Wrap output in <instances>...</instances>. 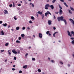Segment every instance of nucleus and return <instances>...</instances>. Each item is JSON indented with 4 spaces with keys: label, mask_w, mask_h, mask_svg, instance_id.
<instances>
[{
    "label": "nucleus",
    "mask_w": 74,
    "mask_h": 74,
    "mask_svg": "<svg viewBox=\"0 0 74 74\" xmlns=\"http://www.w3.org/2000/svg\"><path fill=\"white\" fill-rule=\"evenodd\" d=\"M64 17L61 16V17H58L57 18L58 21H63L65 23V25H67V21H66V20L65 19H64Z\"/></svg>",
    "instance_id": "1"
},
{
    "label": "nucleus",
    "mask_w": 74,
    "mask_h": 74,
    "mask_svg": "<svg viewBox=\"0 0 74 74\" xmlns=\"http://www.w3.org/2000/svg\"><path fill=\"white\" fill-rule=\"evenodd\" d=\"M67 33L68 36H70V37H71L72 36V34H73V36H74V32L73 31L71 32V34L70 33V32L69 31H67Z\"/></svg>",
    "instance_id": "2"
},
{
    "label": "nucleus",
    "mask_w": 74,
    "mask_h": 74,
    "mask_svg": "<svg viewBox=\"0 0 74 74\" xmlns=\"http://www.w3.org/2000/svg\"><path fill=\"white\" fill-rule=\"evenodd\" d=\"M50 7V5L49 4H47L45 5V9L46 10H48V8L49 7Z\"/></svg>",
    "instance_id": "3"
},
{
    "label": "nucleus",
    "mask_w": 74,
    "mask_h": 74,
    "mask_svg": "<svg viewBox=\"0 0 74 74\" xmlns=\"http://www.w3.org/2000/svg\"><path fill=\"white\" fill-rule=\"evenodd\" d=\"M12 52L15 54H17V53H18V52H16V51L15 49H14L13 50H12Z\"/></svg>",
    "instance_id": "4"
},
{
    "label": "nucleus",
    "mask_w": 74,
    "mask_h": 74,
    "mask_svg": "<svg viewBox=\"0 0 74 74\" xmlns=\"http://www.w3.org/2000/svg\"><path fill=\"white\" fill-rule=\"evenodd\" d=\"M69 20L70 21H71V22L73 24V25H74V20H73V19L70 18L69 19Z\"/></svg>",
    "instance_id": "5"
},
{
    "label": "nucleus",
    "mask_w": 74,
    "mask_h": 74,
    "mask_svg": "<svg viewBox=\"0 0 74 74\" xmlns=\"http://www.w3.org/2000/svg\"><path fill=\"white\" fill-rule=\"evenodd\" d=\"M51 22H52V21L51 20H49L48 21V24L50 25L52 24V23Z\"/></svg>",
    "instance_id": "6"
},
{
    "label": "nucleus",
    "mask_w": 74,
    "mask_h": 74,
    "mask_svg": "<svg viewBox=\"0 0 74 74\" xmlns=\"http://www.w3.org/2000/svg\"><path fill=\"white\" fill-rule=\"evenodd\" d=\"M39 36L40 38H42V34L40 33H39Z\"/></svg>",
    "instance_id": "7"
},
{
    "label": "nucleus",
    "mask_w": 74,
    "mask_h": 74,
    "mask_svg": "<svg viewBox=\"0 0 74 74\" xmlns=\"http://www.w3.org/2000/svg\"><path fill=\"white\" fill-rule=\"evenodd\" d=\"M62 13H63V11H62V10L61 9H60V11H59L60 14L61 15V14H62Z\"/></svg>",
    "instance_id": "8"
},
{
    "label": "nucleus",
    "mask_w": 74,
    "mask_h": 74,
    "mask_svg": "<svg viewBox=\"0 0 74 74\" xmlns=\"http://www.w3.org/2000/svg\"><path fill=\"white\" fill-rule=\"evenodd\" d=\"M27 67V65H25L23 66V69H26V68Z\"/></svg>",
    "instance_id": "9"
},
{
    "label": "nucleus",
    "mask_w": 74,
    "mask_h": 74,
    "mask_svg": "<svg viewBox=\"0 0 74 74\" xmlns=\"http://www.w3.org/2000/svg\"><path fill=\"white\" fill-rule=\"evenodd\" d=\"M8 53L9 55H11V50H8Z\"/></svg>",
    "instance_id": "10"
},
{
    "label": "nucleus",
    "mask_w": 74,
    "mask_h": 74,
    "mask_svg": "<svg viewBox=\"0 0 74 74\" xmlns=\"http://www.w3.org/2000/svg\"><path fill=\"white\" fill-rule=\"evenodd\" d=\"M50 8L52 10H53V9L54 8V7H53V5H50Z\"/></svg>",
    "instance_id": "11"
},
{
    "label": "nucleus",
    "mask_w": 74,
    "mask_h": 74,
    "mask_svg": "<svg viewBox=\"0 0 74 74\" xmlns=\"http://www.w3.org/2000/svg\"><path fill=\"white\" fill-rule=\"evenodd\" d=\"M38 14H40V15H41V14H42V12H40V11H38L37 12Z\"/></svg>",
    "instance_id": "12"
},
{
    "label": "nucleus",
    "mask_w": 74,
    "mask_h": 74,
    "mask_svg": "<svg viewBox=\"0 0 74 74\" xmlns=\"http://www.w3.org/2000/svg\"><path fill=\"white\" fill-rule=\"evenodd\" d=\"M42 16V19H43L44 18V14H41L40 15Z\"/></svg>",
    "instance_id": "13"
},
{
    "label": "nucleus",
    "mask_w": 74,
    "mask_h": 74,
    "mask_svg": "<svg viewBox=\"0 0 74 74\" xmlns=\"http://www.w3.org/2000/svg\"><path fill=\"white\" fill-rule=\"evenodd\" d=\"M4 13L5 14H8V11H7V10H4Z\"/></svg>",
    "instance_id": "14"
},
{
    "label": "nucleus",
    "mask_w": 74,
    "mask_h": 74,
    "mask_svg": "<svg viewBox=\"0 0 74 74\" xmlns=\"http://www.w3.org/2000/svg\"><path fill=\"white\" fill-rule=\"evenodd\" d=\"M58 32H55L53 34V37H55V34H56L57 33H58Z\"/></svg>",
    "instance_id": "15"
},
{
    "label": "nucleus",
    "mask_w": 74,
    "mask_h": 74,
    "mask_svg": "<svg viewBox=\"0 0 74 74\" xmlns=\"http://www.w3.org/2000/svg\"><path fill=\"white\" fill-rule=\"evenodd\" d=\"M1 35H4V32H3V31L2 30L1 32Z\"/></svg>",
    "instance_id": "16"
},
{
    "label": "nucleus",
    "mask_w": 74,
    "mask_h": 74,
    "mask_svg": "<svg viewBox=\"0 0 74 74\" xmlns=\"http://www.w3.org/2000/svg\"><path fill=\"white\" fill-rule=\"evenodd\" d=\"M3 25L4 26H5V27L6 26H7V23H5V24H3Z\"/></svg>",
    "instance_id": "17"
},
{
    "label": "nucleus",
    "mask_w": 74,
    "mask_h": 74,
    "mask_svg": "<svg viewBox=\"0 0 74 74\" xmlns=\"http://www.w3.org/2000/svg\"><path fill=\"white\" fill-rule=\"evenodd\" d=\"M19 27H16V29L17 30H19Z\"/></svg>",
    "instance_id": "18"
},
{
    "label": "nucleus",
    "mask_w": 74,
    "mask_h": 74,
    "mask_svg": "<svg viewBox=\"0 0 74 74\" xmlns=\"http://www.w3.org/2000/svg\"><path fill=\"white\" fill-rule=\"evenodd\" d=\"M21 37H22L23 38L25 37V34H22L21 35Z\"/></svg>",
    "instance_id": "19"
},
{
    "label": "nucleus",
    "mask_w": 74,
    "mask_h": 74,
    "mask_svg": "<svg viewBox=\"0 0 74 74\" xmlns=\"http://www.w3.org/2000/svg\"><path fill=\"white\" fill-rule=\"evenodd\" d=\"M31 18L32 20H34L35 19L34 18V17H33V16H31Z\"/></svg>",
    "instance_id": "20"
},
{
    "label": "nucleus",
    "mask_w": 74,
    "mask_h": 74,
    "mask_svg": "<svg viewBox=\"0 0 74 74\" xmlns=\"http://www.w3.org/2000/svg\"><path fill=\"white\" fill-rule=\"evenodd\" d=\"M32 60L33 61H36V59H35V58H32Z\"/></svg>",
    "instance_id": "21"
},
{
    "label": "nucleus",
    "mask_w": 74,
    "mask_h": 74,
    "mask_svg": "<svg viewBox=\"0 0 74 74\" xmlns=\"http://www.w3.org/2000/svg\"><path fill=\"white\" fill-rule=\"evenodd\" d=\"M57 0H53L52 1V3H55V2Z\"/></svg>",
    "instance_id": "22"
},
{
    "label": "nucleus",
    "mask_w": 74,
    "mask_h": 74,
    "mask_svg": "<svg viewBox=\"0 0 74 74\" xmlns=\"http://www.w3.org/2000/svg\"><path fill=\"white\" fill-rule=\"evenodd\" d=\"M38 72H39V73H40V72H41V70H40V69H38Z\"/></svg>",
    "instance_id": "23"
},
{
    "label": "nucleus",
    "mask_w": 74,
    "mask_h": 74,
    "mask_svg": "<svg viewBox=\"0 0 74 74\" xmlns=\"http://www.w3.org/2000/svg\"><path fill=\"white\" fill-rule=\"evenodd\" d=\"M64 5H65L67 7H68V6L67 5V4H66V3H64Z\"/></svg>",
    "instance_id": "24"
},
{
    "label": "nucleus",
    "mask_w": 74,
    "mask_h": 74,
    "mask_svg": "<svg viewBox=\"0 0 74 74\" xmlns=\"http://www.w3.org/2000/svg\"><path fill=\"white\" fill-rule=\"evenodd\" d=\"M47 14H50V15H51V13H50L49 11H47Z\"/></svg>",
    "instance_id": "25"
},
{
    "label": "nucleus",
    "mask_w": 74,
    "mask_h": 74,
    "mask_svg": "<svg viewBox=\"0 0 74 74\" xmlns=\"http://www.w3.org/2000/svg\"><path fill=\"white\" fill-rule=\"evenodd\" d=\"M49 33V31H48L46 32V34H48Z\"/></svg>",
    "instance_id": "26"
},
{
    "label": "nucleus",
    "mask_w": 74,
    "mask_h": 74,
    "mask_svg": "<svg viewBox=\"0 0 74 74\" xmlns=\"http://www.w3.org/2000/svg\"><path fill=\"white\" fill-rule=\"evenodd\" d=\"M71 43L72 44H74V40L72 41Z\"/></svg>",
    "instance_id": "27"
},
{
    "label": "nucleus",
    "mask_w": 74,
    "mask_h": 74,
    "mask_svg": "<svg viewBox=\"0 0 74 74\" xmlns=\"http://www.w3.org/2000/svg\"><path fill=\"white\" fill-rule=\"evenodd\" d=\"M59 5V8H60V9L62 10V7H61V6H60V5Z\"/></svg>",
    "instance_id": "28"
},
{
    "label": "nucleus",
    "mask_w": 74,
    "mask_h": 74,
    "mask_svg": "<svg viewBox=\"0 0 74 74\" xmlns=\"http://www.w3.org/2000/svg\"><path fill=\"white\" fill-rule=\"evenodd\" d=\"M69 13H70V14H72V12H71V10H69Z\"/></svg>",
    "instance_id": "29"
},
{
    "label": "nucleus",
    "mask_w": 74,
    "mask_h": 74,
    "mask_svg": "<svg viewBox=\"0 0 74 74\" xmlns=\"http://www.w3.org/2000/svg\"><path fill=\"white\" fill-rule=\"evenodd\" d=\"M8 43H7L5 44V46H8Z\"/></svg>",
    "instance_id": "30"
},
{
    "label": "nucleus",
    "mask_w": 74,
    "mask_h": 74,
    "mask_svg": "<svg viewBox=\"0 0 74 74\" xmlns=\"http://www.w3.org/2000/svg\"><path fill=\"white\" fill-rule=\"evenodd\" d=\"M26 29V27H23L22 29L23 30H25V29Z\"/></svg>",
    "instance_id": "31"
},
{
    "label": "nucleus",
    "mask_w": 74,
    "mask_h": 74,
    "mask_svg": "<svg viewBox=\"0 0 74 74\" xmlns=\"http://www.w3.org/2000/svg\"><path fill=\"white\" fill-rule=\"evenodd\" d=\"M16 42L18 43H20L21 41H19L18 40H17L16 41Z\"/></svg>",
    "instance_id": "32"
},
{
    "label": "nucleus",
    "mask_w": 74,
    "mask_h": 74,
    "mask_svg": "<svg viewBox=\"0 0 74 74\" xmlns=\"http://www.w3.org/2000/svg\"><path fill=\"white\" fill-rule=\"evenodd\" d=\"M70 8H71V10H72V11H74V9L73 8H71V7Z\"/></svg>",
    "instance_id": "33"
},
{
    "label": "nucleus",
    "mask_w": 74,
    "mask_h": 74,
    "mask_svg": "<svg viewBox=\"0 0 74 74\" xmlns=\"http://www.w3.org/2000/svg\"><path fill=\"white\" fill-rule=\"evenodd\" d=\"M14 19L15 20H16V19H17V18H16V16H14Z\"/></svg>",
    "instance_id": "34"
},
{
    "label": "nucleus",
    "mask_w": 74,
    "mask_h": 74,
    "mask_svg": "<svg viewBox=\"0 0 74 74\" xmlns=\"http://www.w3.org/2000/svg\"><path fill=\"white\" fill-rule=\"evenodd\" d=\"M45 15L46 16H47L48 15V13H45Z\"/></svg>",
    "instance_id": "35"
},
{
    "label": "nucleus",
    "mask_w": 74,
    "mask_h": 74,
    "mask_svg": "<svg viewBox=\"0 0 74 74\" xmlns=\"http://www.w3.org/2000/svg\"><path fill=\"white\" fill-rule=\"evenodd\" d=\"M18 53H20V51L19 50H18L17 51Z\"/></svg>",
    "instance_id": "36"
},
{
    "label": "nucleus",
    "mask_w": 74,
    "mask_h": 74,
    "mask_svg": "<svg viewBox=\"0 0 74 74\" xmlns=\"http://www.w3.org/2000/svg\"><path fill=\"white\" fill-rule=\"evenodd\" d=\"M13 7H15V3H14V2H13Z\"/></svg>",
    "instance_id": "37"
},
{
    "label": "nucleus",
    "mask_w": 74,
    "mask_h": 74,
    "mask_svg": "<svg viewBox=\"0 0 74 74\" xmlns=\"http://www.w3.org/2000/svg\"><path fill=\"white\" fill-rule=\"evenodd\" d=\"M14 60H16V58L15 57H14Z\"/></svg>",
    "instance_id": "38"
},
{
    "label": "nucleus",
    "mask_w": 74,
    "mask_h": 74,
    "mask_svg": "<svg viewBox=\"0 0 74 74\" xmlns=\"http://www.w3.org/2000/svg\"><path fill=\"white\" fill-rule=\"evenodd\" d=\"M29 23H33V22H32V21H29Z\"/></svg>",
    "instance_id": "39"
},
{
    "label": "nucleus",
    "mask_w": 74,
    "mask_h": 74,
    "mask_svg": "<svg viewBox=\"0 0 74 74\" xmlns=\"http://www.w3.org/2000/svg\"><path fill=\"white\" fill-rule=\"evenodd\" d=\"M12 70H13V71H15V70L16 69L15 68H12Z\"/></svg>",
    "instance_id": "40"
},
{
    "label": "nucleus",
    "mask_w": 74,
    "mask_h": 74,
    "mask_svg": "<svg viewBox=\"0 0 74 74\" xmlns=\"http://www.w3.org/2000/svg\"><path fill=\"white\" fill-rule=\"evenodd\" d=\"M27 55H28V53H26V54H25V56H26V57H27Z\"/></svg>",
    "instance_id": "41"
},
{
    "label": "nucleus",
    "mask_w": 74,
    "mask_h": 74,
    "mask_svg": "<svg viewBox=\"0 0 74 74\" xmlns=\"http://www.w3.org/2000/svg\"><path fill=\"white\" fill-rule=\"evenodd\" d=\"M22 73V71H19V73Z\"/></svg>",
    "instance_id": "42"
},
{
    "label": "nucleus",
    "mask_w": 74,
    "mask_h": 74,
    "mask_svg": "<svg viewBox=\"0 0 74 74\" xmlns=\"http://www.w3.org/2000/svg\"><path fill=\"white\" fill-rule=\"evenodd\" d=\"M9 6L11 7L12 6V4H10L9 5Z\"/></svg>",
    "instance_id": "43"
},
{
    "label": "nucleus",
    "mask_w": 74,
    "mask_h": 74,
    "mask_svg": "<svg viewBox=\"0 0 74 74\" xmlns=\"http://www.w3.org/2000/svg\"><path fill=\"white\" fill-rule=\"evenodd\" d=\"M3 23V21H0V24H1Z\"/></svg>",
    "instance_id": "44"
},
{
    "label": "nucleus",
    "mask_w": 74,
    "mask_h": 74,
    "mask_svg": "<svg viewBox=\"0 0 74 74\" xmlns=\"http://www.w3.org/2000/svg\"><path fill=\"white\" fill-rule=\"evenodd\" d=\"M3 52H4V50H1V52L2 53Z\"/></svg>",
    "instance_id": "45"
},
{
    "label": "nucleus",
    "mask_w": 74,
    "mask_h": 74,
    "mask_svg": "<svg viewBox=\"0 0 74 74\" xmlns=\"http://www.w3.org/2000/svg\"><path fill=\"white\" fill-rule=\"evenodd\" d=\"M21 4H19L18 5V6L19 7H21Z\"/></svg>",
    "instance_id": "46"
},
{
    "label": "nucleus",
    "mask_w": 74,
    "mask_h": 74,
    "mask_svg": "<svg viewBox=\"0 0 74 74\" xmlns=\"http://www.w3.org/2000/svg\"><path fill=\"white\" fill-rule=\"evenodd\" d=\"M21 39V37H19L18 38V40H20Z\"/></svg>",
    "instance_id": "47"
},
{
    "label": "nucleus",
    "mask_w": 74,
    "mask_h": 74,
    "mask_svg": "<svg viewBox=\"0 0 74 74\" xmlns=\"http://www.w3.org/2000/svg\"><path fill=\"white\" fill-rule=\"evenodd\" d=\"M30 29V27H27V29H28V30H29Z\"/></svg>",
    "instance_id": "48"
},
{
    "label": "nucleus",
    "mask_w": 74,
    "mask_h": 74,
    "mask_svg": "<svg viewBox=\"0 0 74 74\" xmlns=\"http://www.w3.org/2000/svg\"><path fill=\"white\" fill-rule=\"evenodd\" d=\"M60 64H63V63L62 62H60Z\"/></svg>",
    "instance_id": "49"
},
{
    "label": "nucleus",
    "mask_w": 74,
    "mask_h": 74,
    "mask_svg": "<svg viewBox=\"0 0 74 74\" xmlns=\"http://www.w3.org/2000/svg\"><path fill=\"white\" fill-rule=\"evenodd\" d=\"M33 4V3H30V5H32V4Z\"/></svg>",
    "instance_id": "50"
},
{
    "label": "nucleus",
    "mask_w": 74,
    "mask_h": 74,
    "mask_svg": "<svg viewBox=\"0 0 74 74\" xmlns=\"http://www.w3.org/2000/svg\"><path fill=\"white\" fill-rule=\"evenodd\" d=\"M55 14H58L59 13V12H55Z\"/></svg>",
    "instance_id": "51"
},
{
    "label": "nucleus",
    "mask_w": 74,
    "mask_h": 74,
    "mask_svg": "<svg viewBox=\"0 0 74 74\" xmlns=\"http://www.w3.org/2000/svg\"><path fill=\"white\" fill-rule=\"evenodd\" d=\"M71 40H74V38H71Z\"/></svg>",
    "instance_id": "52"
},
{
    "label": "nucleus",
    "mask_w": 74,
    "mask_h": 74,
    "mask_svg": "<svg viewBox=\"0 0 74 74\" xmlns=\"http://www.w3.org/2000/svg\"><path fill=\"white\" fill-rule=\"evenodd\" d=\"M53 16H54V17H53L54 19H56V17H55V15H53Z\"/></svg>",
    "instance_id": "53"
},
{
    "label": "nucleus",
    "mask_w": 74,
    "mask_h": 74,
    "mask_svg": "<svg viewBox=\"0 0 74 74\" xmlns=\"http://www.w3.org/2000/svg\"><path fill=\"white\" fill-rule=\"evenodd\" d=\"M61 1H62V2H64V0H60Z\"/></svg>",
    "instance_id": "54"
},
{
    "label": "nucleus",
    "mask_w": 74,
    "mask_h": 74,
    "mask_svg": "<svg viewBox=\"0 0 74 74\" xmlns=\"http://www.w3.org/2000/svg\"><path fill=\"white\" fill-rule=\"evenodd\" d=\"M10 27V25H9L8 26V28H9V27Z\"/></svg>",
    "instance_id": "55"
},
{
    "label": "nucleus",
    "mask_w": 74,
    "mask_h": 74,
    "mask_svg": "<svg viewBox=\"0 0 74 74\" xmlns=\"http://www.w3.org/2000/svg\"><path fill=\"white\" fill-rule=\"evenodd\" d=\"M53 29L54 30H56V27H53Z\"/></svg>",
    "instance_id": "56"
},
{
    "label": "nucleus",
    "mask_w": 74,
    "mask_h": 74,
    "mask_svg": "<svg viewBox=\"0 0 74 74\" xmlns=\"http://www.w3.org/2000/svg\"><path fill=\"white\" fill-rule=\"evenodd\" d=\"M51 62H52V63H54L53 60H51Z\"/></svg>",
    "instance_id": "57"
},
{
    "label": "nucleus",
    "mask_w": 74,
    "mask_h": 74,
    "mask_svg": "<svg viewBox=\"0 0 74 74\" xmlns=\"http://www.w3.org/2000/svg\"><path fill=\"white\" fill-rule=\"evenodd\" d=\"M5 62H7V59L5 60Z\"/></svg>",
    "instance_id": "58"
},
{
    "label": "nucleus",
    "mask_w": 74,
    "mask_h": 74,
    "mask_svg": "<svg viewBox=\"0 0 74 74\" xmlns=\"http://www.w3.org/2000/svg\"><path fill=\"white\" fill-rule=\"evenodd\" d=\"M32 6L33 7H34V5L33 4H32Z\"/></svg>",
    "instance_id": "59"
},
{
    "label": "nucleus",
    "mask_w": 74,
    "mask_h": 74,
    "mask_svg": "<svg viewBox=\"0 0 74 74\" xmlns=\"http://www.w3.org/2000/svg\"><path fill=\"white\" fill-rule=\"evenodd\" d=\"M68 66L69 67H70V64H68Z\"/></svg>",
    "instance_id": "60"
},
{
    "label": "nucleus",
    "mask_w": 74,
    "mask_h": 74,
    "mask_svg": "<svg viewBox=\"0 0 74 74\" xmlns=\"http://www.w3.org/2000/svg\"><path fill=\"white\" fill-rule=\"evenodd\" d=\"M73 58H74V53H73V54L72 55Z\"/></svg>",
    "instance_id": "61"
},
{
    "label": "nucleus",
    "mask_w": 74,
    "mask_h": 74,
    "mask_svg": "<svg viewBox=\"0 0 74 74\" xmlns=\"http://www.w3.org/2000/svg\"><path fill=\"white\" fill-rule=\"evenodd\" d=\"M21 50H23V49L22 48H21L20 49Z\"/></svg>",
    "instance_id": "62"
},
{
    "label": "nucleus",
    "mask_w": 74,
    "mask_h": 74,
    "mask_svg": "<svg viewBox=\"0 0 74 74\" xmlns=\"http://www.w3.org/2000/svg\"><path fill=\"white\" fill-rule=\"evenodd\" d=\"M36 16L37 17L38 16V14H36Z\"/></svg>",
    "instance_id": "63"
},
{
    "label": "nucleus",
    "mask_w": 74,
    "mask_h": 74,
    "mask_svg": "<svg viewBox=\"0 0 74 74\" xmlns=\"http://www.w3.org/2000/svg\"><path fill=\"white\" fill-rule=\"evenodd\" d=\"M15 67V65H14L13 66V67Z\"/></svg>",
    "instance_id": "64"
}]
</instances>
